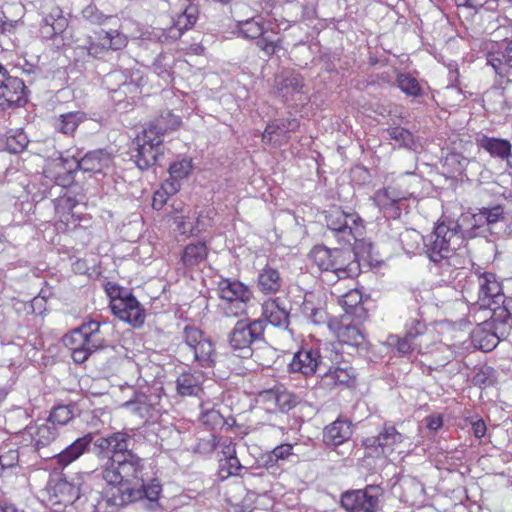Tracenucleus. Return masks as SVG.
<instances>
[{"label":"nucleus","instance_id":"obj_1","mask_svg":"<svg viewBox=\"0 0 512 512\" xmlns=\"http://www.w3.org/2000/svg\"><path fill=\"white\" fill-rule=\"evenodd\" d=\"M453 317L450 318V331L459 330L460 339L453 343V347L461 346V351H455L459 356H463L469 352L471 348L479 349L484 352L492 351L499 344L501 337L496 332L495 322L488 321L491 319L485 315L482 322L478 324L472 331L470 325L472 321L467 318L471 307L462 300H455L452 304Z\"/></svg>","mask_w":512,"mask_h":512},{"label":"nucleus","instance_id":"obj_2","mask_svg":"<svg viewBox=\"0 0 512 512\" xmlns=\"http://www.w3.org/2000/svg\"><path fill=\"white\" fill-rule=\"evenodd\" d=\"M143 470L144 461L136 453H128L118 460L107 459L101 466L102 479L110 486L105 491L106 502L119 488L134 487L142 482Z\"/></svg>","mask_w":512,"mask_h":512},{"label":"nucleus","instance_id":"obj_3","mask_svg":"<svg viewBox=\"0 0 512 512\" xmlns=\"http://www.w3.org/2000/svg\"><path fill=\"white\" fill-rule=\"evenodd\" d=\"M64 345L71 351V357L77 364H82L89 357L107 346L101 323L85 320L63 337Z\"/></svg>","mask_w":512,"mask_h":512},{"label":"nucleus","instance_id":"obj_4","mask_svg":"<svg viewBox=\"0 0 512 512\" xmlns=\"http://www.w3.org/2000/svg\"><path fill=\"white\" fill-rule=\"evenodd\" d=\"M181 347L186 360L196 362L199 366L210 368L215 365L216 351L213 342L203 331L194 326H185L182 333Z\"/></svg>","mask_w":512,"mask_h":512},{"label":"nucleus","instance_id":"obj_5","mask_svg":"<svg viewBox=\"0 0 512 512\" xmlns=\"http://www.w3.org/2000/svg\"><path fill=\"white\" fill-rule=\"evenodd\" d=\"M219 297L225 301L224 313L228 317H238L247 312V305L253 293L248 286L238 280L221 279L218 283Z\"/></svg>","mask_w":512,"mask_h":512},{"label":"nucleus","instance_id":"obj_6","mask_svg":"<svg viewBox=\"0 0 512 512\" xmlns=\"http://www.w3.org/2000/svg\"><path fill=\"white\" fill-rule=\"evenodd\" d=\"M265 320L244 318L238 320L229 334V344L241 357L251 354L250 346L264 338Z\"/></svg>","mask_w":512,"mask_h":512},{"label":"nucleus","instance_id":"obj_7","mask_svg":"<svg viewBox=\"0 0 512 512\" xmlns=\"http://www.w3.org/2000/svg\"><path fill=\"white\" fill-rule=\"evenodd\" d=\"M478 299L472 309L487 312V316L493 318L498 310L504 312L502 305L505 302V295L500 282L493 273H483L478 276Z\"/></svg>","mask_w":512,"mask_h":512},{"label":"nucleus","instance_id":"obj_8","mask_svg":"<svg viewBox=\"0 0 512 512\" xmlns=\"http://www.w3.org/2000/svg\"><path fill=\"white\" fill-rule=\"evenodd\" d=\"M326 225L340 243H351L352 237L364 234L362 219L356 214H347L339 208L329 210L325 215Z\"/></svg>","mask_w":512,"mask_h":512},{"label":"nucleus","instance_id":"obj_9","mask_svg":"<svg viewBox=\"0 0 512 512\" xmlns=\"http://www.w3.org/2000/svg\"><path fill=\"white\" fill-rule=\"evenodd\" d=\"M383 490L378 485H367L364 489L349 490L341 495L340 504L346 512H377Z\"/></svg>","mask_w":512,"mask_h":512},{"label":"nucleus","instance_id":"obj_10","mask_svg":"<svg viewBox=\"0 0 512 512\" xmlns=\"http://www.w3.org/2000/svg\"><path fill=\"white\" fill-rule=\"evenodd\" d=\"M163 140L142 131L133 142L131 155L140 170H147L155 165L164 155Z\"/></svg>","mask_w":512,"mask_h":512},{"label":"nucleus","instance_id":"obj_11","mask_svg":"<svg viewBox=\"0 0 512 512\" xmlns=\"http://www.w3.org/2000/svg\"><path fill=\"white\" fill-rule=\"evenodd\" d=\"M161 492L159 483L152 482L149 485L144 484V480L134 487L119 488L117 493L108 496V505L123 507L132 502L147 499L152 504L157 503Z\"/></svg>","mask_w":512,"mask_h":512},{"label":"nucleus","instance_id":"obj_12","mask_svg":"<svg viewBox=\"0 0 512 512\" xmlns=\"http://www.w3.org/2000/svg\"><path fill=\"white\" fill-rule=\"evenodd\" d=\"M27 102V88L18 77H13L0 63V108L23 106Z\"/></svg>","mask_w":512,"mask_h":512},{"label":"nucleus","instance_id":"obj_13","mask_svg":"<svg viewBox=\"0 0 512 512\" xmlns=\"http://www.w3.org/2000/svg\"><path fill=\"white\" fill-rule=\"evenodd\" d=\"M504 209L501 205H496L492 208H483L477 216L467 213H461L457 218L456 224L453 228L450 227V232L460 234L461 237L472 236V230L475 228L477 222L484 219L488 225L495 224L503 219Z\"/></svg>","mask_w":512,"mask_h":512},{"label":"nucleus","instance_id":"obj_14","mask_svg":"<svg viewBox=\"0 0 512 512\" xmlns=\"http://www.w3.org/2000/svg\"><path fill=\"white\" fill-rule=\"evenodd\" d=\"M278 95L284 102L302 104L306 100L303 77L293 71H285L275 79Z\"/></svg>","mask_w":512,"mask_h":512},{"label":"nucleus","instance_id":"obj_15","mask_svg":"<svg viewBox=\"0 0 512 512\" xmlns=\"http://www.w3.org/2000/svg\"><path fill=\"white\" fill-rule=\"evenodd\" d=\"M111 310L120 320L135 327H139L144 323V310L131 293L113 299L111 301Z\"/></svg>","mask_w":512,"mask_h":512},{"label":"nucleus","instance_id":"obj_16","mask_svg":"<svg viewBox=\"0 0 512 512\" xmlns=\"http://www.w3.org/2000/svg\"><path fill=\"white\" fill-rule=\"evenodd\" d=\"M112 165V157L105 150H94L87 152L80 159H73L70 165L67 167L69 172L80 169L84 172H90L94 174H105Z\"/></svg>","mask_w":512,"mask_h":512},{"label":"nucleus","instance_id":"obj_17","mask_svg":"<svg viewBox=\"0 0 512 512\" xmlns=\"http://www.w3.org/2000/svg\"><path fill=\"white\" fill-rule=\"evenodd\" d=\"M407 199V193L394 186H388L375 192L373 201L389 218H398L401 214L399 203Z\"/></svg>","mask_w":512,"mask_h":512},{"label":"nucleus","instance_id":"obj_18","mask_svg":"<svg viewBox=\"0 0 512 512\" xmlns=\"http://www.w3.org/2000/svg\"><path fill=\"white\" fill-rule=\"evenodd\" d=\"M128 39L118 30L100 31L97 41L90 42L86 47L87 53L93 57H102L108 50H120L126 47Z\"/></svg>","mask_w":512,"mask_h":512},{"label":"nucleus","instance_id":"obj_19","mask_svg":"<svg viewBox=\"0 0 512 512\" xmlns=\"http://www.w3.org/2000/svg\"><path fill=\"white\" fill-rule=\"evenodd\" d=\"M321 366L328 367V364L324 362V357L317 349H301L294 354L289 363L291 372L301 373L304 376L315 374Z\"/></svg>","mask_w":512,"mask_h":512},{"label":"nucleus","instance_id":"obj_20","mask_svg":"<svg viewBox=\"0 0 512 512\" xmlns=\"http://www.w3.org/2000/svg\"><path fill=\"white\" fill-rule=\"evenodd\" d=\"M448 226L441 222L435 230L425 239L426 252L434 263H448V241L446 234Z\"/></svg>","mask_w":512,"mask_h":512},{"label":"nucleus","instance_id":"obj_21","mask_svg":"<svg viewBox=\"0 0 512 512\" xmlns=\"http://www.w3.org/2000/svg\"><path fill=\"white\" fill-rule=\"evenodd\" d=\"M262 317L266 325L269 322L275 327L286 329L289 326L290 307L279 297L270 298L262 304Z\"/></svg>","mask_w":512,"mask_h":512},{"label":"nucleus","instance_id":"obj_22","mask_svg":"<svg viewBox=\"0 0 512 512\" xmlns=\"http://www.w3.org/2000/svg\"><path fill=\"white\" fill-rule=\"evenodd\" d=\"M340 343L350 346H360L364 341V334L359 327L351 323L350 316H343L340 320H333L329 324Z\"/></svg>","mask_w":512,"mask_h":512},{"label":"nucleus","instance_id":"obj_23","mask_svg":"<svg viewBox=\"0 0 512 512\" xmlns=\"http://www.w3.org/2000/svg\"><path fill=\"white\" fill-rule=\"evenodd\" d=\"M333 260V268L330 272L338 280L350 278L360 273V265L356 260V255L349 249L337 248Z\"/></svg>","mask_w":512,"mask_h":512},{"label":"nucleus","instance_id":"obj_24","mask_svg":"<svg viewBox=\"0 0 512 512\" xmlns=\"http://www.w3.org/2000/svg\"><path fill=\"white\" fill-rule=\"evenodd\" d=\"M92 442V433H88L82 437L77 438L73 443H71L68 447H66L55 456L57 464L63 467L71 464L80 456H82L86 451H88Z\"/></svg>","mask_w":512,"mask_h":512},{"label":"nucleus","instance_id":"obj_25","mask_svg":"<svg viewBox=\"0 0 512 512\" xmlns=\"http://www.w3.org/2000/svg\"><path fill=\"white\" fill-rule=\"evenodd\" d=\"M354 378V369L348 363H343L342 366H329L321 377V384L331 389L339 385H349Z\"/></svg>","mask_w":512,"mask_h":512},{"label":"nucleus","instance_id":"obj_26","mask_svg":"<svg viewBox=\"0 0 512 512\" xmlns=\"http://www.w3.org/2000/svg\"><path fill=\"white\" fill-rule=\"evenodd\" d=\"M50 496L55 498V504H73L80 497L79 486L65 479H58L49 488Z\"/></svg>","mask_w":512,"mask_h":512},{"label":"nucleus","instance_id":"obj_27","mask_svg":"<svg viewBox=\"0 0 512 512\" xmlns=\"http://www.w3.org/2000/svg\"><path fill=\"white\" fill-rule=\"evenodd\" d=\"M352 425L347 420L337 419L324 429L323 441L328 446H339L350 439Z\"/></svg>","mask_w":512,"mask_h":512},{"label":"nucleus","instance_id":"obj_28","mask_svg":"<svg viewBox=\"0 0 512 512\" xmlns=\"http://www.w3.org/2000/svg\"><path fill=\"white\" fill-rule=\"evenodd\" d=\"M180 119L170 111L162 112L156 117L147 128L144 129L148 135L162 139V136L170 131L176 130L180 126Z\"/></svg>","mask_w":512,"mask_h":512},{"label":"nucleus","instance_id":"obj_29","mask_svg":"<svg viewBox=\"0 0 512 512\" xmlns=\"http://www.w3.org/2000/svg\"><path fill=\"white\" fill-rule=\"evenodd\" d=\"M282 285L283 279L277 269L266 265L259 271L257 277V287L263 294H276L278 291H280Z\"/></svg>","mask_w":512,"mask_h":512},{"label":"nucleus","instance_id":"obj_30","mask_svg":"<svg viewBox=\"0 0 512 512\" xmlns=\"http://www.w3.org/2000/svg\"><path fill=\"white\" fill-rule=\"evenodd\" d=\"M487 64L491 65L499 76H509L512 73V41L506 43L504 50L490 52Z\"/></svg>","mask_w":512,"mask_h":512},{"label":"nucleus","instance_id":"obj_31","mask_svg":"<svg viewBox=\"0 0 512 512\" xmlns=\"http://www.w3.org/2000/svg\"><path fill=\"white\" fill-rule=\"evenodd\" d=\"M198 8L195 5H188L185 10L180 13L173 22V26L169 29V36L178 39L189 30L197 21Z\"/></svg>","mask_w":512,"mask_h":512},{"label":"nucleus","instance_id":"obj_32","mask_svg":"<svg viewBox=\"0 0 512 512\" xmlns=\"http://www.w3.org/2000/svg\"><path fill=\"white\" fill-rule=\"evenodd\" d=\"M86 119V114L82 111L68 112L57 117L53 126L56 131L62 134L73 135L80 123Z\"/></svg>","mask_w":512,"mask_h":512},{"label":"nucleus","instance_id":"obj_33","mask_svg":"<svg viewBox=\"0 0 512 512\" xmlns=\"http://www.w3.org/2000/svg\"><path fill=\"white\" fill-rule=\"evenodd\" d=\"M479 145L492 157L507 159L511 154V143L506 139L483 136Z\"/></svg>","mask_w":512,"mask_h":512},{"label":"nucleus","instance_id":"obj_34","mask_svg":"<svg viewBox=\"0 0 512 512\" xmlns=\"http://www.w3.org/2000/svg\"><path fill=\"white\" fill-rule=\"evenodd\" d=\"M208 255L205 243L197 242L188 244L182 254L181 261L185 267L193 268L204 262Z\"/></svg>","mask_w":512,"mask_h":512},{"label":"nucleus","instance_id":"obj_35","mask_svg":"<svg viewBox=\"0 0 512 512\" xmlns=\"http://www.w3.org/2000/svg\"><path fill=\"white\" fill-rule=\"evenodd\" d=\"M132 436L125 432L111 434V455L107 459H121L127 457L128 453H134L131 446Z\"/></svg>","mask_w":512,"mask_h":512},{"label":"nucleus","instance_id":"obj_36","mask_svg":"<svg viewBox=\"0 0 512 512\" xmlns=\"http://www.w3.org/2000/svg\"><path fill=\"white\" fill-rule=\"evenodd\" d=\"M68 25L67 19L62 15H48L40 25V34L42 38L50 40L56 35L64 32Z\"/></svg>","mask_w":512,"mask_h":512},{"label":"nucleus","instance_id":"obj_37","mask_svg":"<svg viewBox=\"0 0 512 512\" xmlns=\"http://www.w3.org/2000/svg\"><path fill=\"white\" fill-rule=\"evenodd\" d=\"M337 248L330 249L326 246L317 245L309 254L312 262L323 272H330L333 268L334 256Z\"/></svg>","mask_w":512,"mask_h":512},{"label":"nucleus","instance_id":"obj_38","mask_svg":"<svg viewBox=\"0 0 512 512\" xmlns=\"http://www.w3.org/2000/svg\"><path fill=\"white\" fill-rule=\"evenodd\" d=\"M237 28L240 34L248 39H257L268 32L260 18L255 16L237 20Z\"/></svg>","mask_w":512,"mask_h":512},{"label":"nucleus","instance_id":"obj_39","mask_svg":"<svg viewBox=\"0 0 512 512\" xmlns=\"http://www.w3.org/2000/svg\"><path fill=\"white\" fill-rule=\"evenodd\" d=\"M37 449L51 444L59 435L58 428L46 420L45 423L38 425L34 432H31Z\"/></svg>","mask_w":512,"mask_h":512},{"label":"nucleus","instance_id":"obj_40","mask_svg":"<svg viewBox=\"0 0 512 512\" xmlns=\"http://www.w3.org/2000/svg\"><path fill=\"white\" fill-rule=\"evenodd\" d=\"M265 397L274 402L281 412H288L299 403V397L287 390L268 391Z\"/></svg>","mask_w":512,"mask_h":512},{"label":"nucleus","instance_id":"obj_41","mask_svg":"<svg viewBox=\"0 0 512 512\" xmlns=\"http://www.w3.org/2000/svg\"><path fill=\"white\" fill-rule=\"evenodd\" d=\"M176 390L181 396L197 395L200 391L198 377L190 372L181 373L176 379Z\"/></svg>","mask_w":512,"mask_h":512},{"label":"nucleus","instance_id":"obj_42","mask_svg":"<svg viewBox=\"0 0 512 512\" xmlns=\"http://www.w3.org/2000/svg\"><path fill=\"white\" fill-rule=\"evenodd\" d=\"M75 416V408L73 405H58L55 406L47 420L58 428L69 423Z\"/></svg>","mask_w":512,"mask_h":512},{"label":"nucleus","instance_id":"obj_43","mask_svg":"<svg viewBox=\"0 0 512 512\" xmlns=\"http://www.w3.org/2000/svg\"><path fill=\"white\" fill-rule=\"evenodd\" d=\"M181 185H177L175 182H165L161 188L154 193L152 207L156 210H160L166 204L169 196L176 194L180 190Z\"/></svg>","mask_w":512,"mask_h":512},{"label":"nucleus","instance_id":"obj_44","mask_svg":"<svg viewBox=\"0 0 512 512\" xmlns=\"http://www.w3.org/2000/svg\"><path fill=\"white\" fill-rule=\"evenodd\" d=\"M29 139L22 129L10 130L7 134L6 146L11 153H20L27 147Z\"/></svg>","mask_w":512,"mask_h":512},{"label":"nucleus","instance_id":"obj_45","mask_svg":"<svg viewBox=\"0 0 512 512\" xmlns=\"http://www.w3.org/2000/svg\"><path fill=\"white\" fill-rule=\"evenodd\" d=\"M192 170V162L187 159L174 162L169 167V178L165 182H175L180 185V181L186 178Z\"/></svg>","mask_w":512,"mask_h":512},{"label":"nucleus","instance_id":"obj_46","mask_svg":"<svg viewBox=\"0 0 512 512\" xmlns=\"http://www.w3.org/2000/svg\"><path fill=\"white\" fill-rule=\"evenodd\" d=\"M397 85L408 96L418 97L422 94L418 80L409 74L398 75Z\"/></svg>","mask_w":512,"mask_h":512},{"label":"nucleus","instance_id":"obj_47","mask_svg":"<svg viewBox=\"0 0 512 512\" xmlns=\"http://www.w3.org/2000/svg\"><path fill=\"white\" fill-rule=\"evenodd\" d=\"M375 441L380 447L390 448L402 441V435L396 430L394 426H385Z\"/></svg>","mask_w":512,"mask_h":512},{"label":"nucleus","instance_id":"obj_48","mask_svg":"<svg viewBox=\"0 0 512 512\" xmlns=\"http://www.w3.org/2000/svg\"><path fill=\"white\" fill-rule=\"evenodd\" d=\"M462 429H468L475 438L482 439L487 432V426L483 419L477 416L467 417L463 420V424H458Z\"/></svg>","mask_w":512,"mask_h":512},{"label":"nucleus","instance_id":"obj_49","mask_svg":"<svg viewBox=\"0 0 512 512\" xmlns=\"http://www.w3.org/2000/svg\"><path fill=\"white\" fill-rule=\"evenodd\" d=\"M389 137L400 147L411 148L413 145V136L407 129L402 127H392L387 130Z\"/></svg>","mask_w":512,"mask_h":512},{"label":"nucleus","instance_id":"obj_50","mask_svg":"<svg viewBox=\"0 0 512 512\" xmlns=\"http://www.w3.org/2000/svg\"><path fill=\"white\" fill-rule=\"evenodd\" d=\"M200 420L204 425L212 429L222 427L225 423L224 417L218 410L214 408L203 410L200 416Z\"/></svg>","mask_w":512,"mask_h":512},{"label":"nucleus","instance_id":"obj_51","mask_svg":"<svg viewBox=\"0 0 512 512\" xmlns=\"http://www.w3.org/2000/svg\"><path fill=\"white\" fill-rule=\"evenodd\" d=\"M290 455H292V445L281 444V445L275 447L271 451V453L268 455L266 465H268V466L276 465L279 460H285Z\"/></svg>","mask_w":512,"mask_h":512},{"label":"nucleus","instance_id":"obj_52","mask_svg":"<svg viewBox=\"0 0 512 512\" xmlns=\"http://www.w3.org/2000/svg\"><path fill=\"white\" fill-rule=\"evenodd\" d=\"M125 405L141 417L150 415L152 404L148 403L147 396L140 395L135 401H128Z\"/></svg>","mask_w":512,"mask_h":512},{"label":"nucleus","instance_id":"obj_53","mask_svg":"<svg viewBox=\"0 0 512 512\" xmlns=\"http://www.w3.org/2000/svg\"><path fill=\"white\" fill-rule=\"evenodd\" d=\"M422 236L414 229H407L400 234V240L406 251H412L419 245Z\"/></svg>","mask_w":512,"mask_h":512},{"label":"nucleus","instance_id":"obj_54","mask_svg":"<svg viewBox=\"0 0 512 512\" xmlns=\"http://www.w3.org/2000/svg\"><path fill=\"white\" fill-rule=\"evenodd\" d=\"M494 381V370L488 366L480 368L474 376V383L480 387L491 386Z\"/></svg>","mask_w":512,"mask_h":512},{"label":"nucleus","instance_id":"obj_55","mask_svg":"<svg viewBox=\"0 0 512 512\" xmlns=\"http://www.w3.org/2000/svg\"><path fill=\"white\" fill-rule=\"evenodd\" d=\"M352 240H354V246L352 253L356 255L357 257H364L365 255L370 256L371 251L373 249L372 242L362 238L361 237H352Z\"/></svg>","mask_w":512,"mask_h":512},{"label":"nucleus","instance_id":"obj_56","mask_svg":"<svg viewBox=\"0 0 512 512\" xmlns=\"http://www.w3.org/2000/svg\"><path fill=\"white\" fill-rule=\"evenodd\" d=\"M257 39V46L268 56L273 55L279 47V41L272 39L267 33Z\"/></svg>","mask_w":512,"mask_h":512},{"label":"nucleus","instance_id":"obj_57","mask_svg":"<svg viewBox=\"0 0 512 512\" xmlns=\"http://www.w3.org/2000/svg\"><path fill=\"white\" fill-rule=\"evenodd\" d=\"M218 444L219 442L217 441L216 436L214 434H209L207 437L199 439L196 445V450L203 454H209L216 449Z\"/></svg>","mask_w":512,"mask_h":512},{"label":"nucleus","instance_id":"obj_58","mask_svg":"<svg viewBox=\"0 0 512 512\" xmlns=\"http://www.w3.org/2000/svg\"><path fill=\"white\" fill-rule=\"evenodd\" d=\"M469 164L467 157L460 153L450 151V168L453 169V173L461 175Z\"/></svg>","mask_w":512,"mask_h":512},{"label":"nucleus","instance_id":"obj_59","mask_svg":"<svg viewBox=\"0 0 512 512\" xmlns=\"http://www.w3.org/2000/svg\"><path fill=\"white\" fill-rule=\"evenodd\" d=\"M220 463L221 471L223 472L227 470V475H236L242 468V465L236 454L225 459H220Z\"/></svg>","mask_w":512,"mask_h":512},{"label":"nucleus","instance_id":"obj_60","mask_svg":"<svg viewBox=\"0 0 512 512\" xmlns=\"http://www.w3.org/2000/svg\"><path fill=\"white\" fill-rule=\"evenodd\" d=\"M324 357V362L326 363V359L331 362V366H342V354L339 353L338 349L334 344L328 345L324 348V354H321Z\"/></svg>","mask_w":512,"mask_h":512},{"label":"nucleus","instance_id":"obj_61","mask_svg":"<svg viewBox=\"0 0 512 512\" xmlns=\"http://www.w3.org/2000/svg\"><path fill=\"white\" fill-rule=\"evenodd\" d=\"M396 347L399 353L407 354L410 350L420 349L421 343L408 339V336L405 334L402 339L397 340Z\"/></svg>","mask_w":512,"mask_h":512},{"label":"nucleus","instance_id":"obj_62","mask_svg":"<svg viewBox=\"0 0 512 512\" xmlns=\"http://www.w3.org/2000/svg\"><path fill=\"white\" fill-rule=\"evenodd\" d=\"M426 330V326L424 323L414 320L410 327H408L406 331V335L408 339H412L413 341H417V338L422 336Z\"/></svg>","mask_w":512,"mask_h":512},{"label":"nucleus","instance_id":"obj_63","mask_svg":"<svg viewBox=\"0 0 512 512\" xmlns=\"http://www.w3.org/2000/svg\"><path fill=\"white\" fill-rule=\"evenodd\" d=\"M97 455L108 454L111 450V434L106 437H99L94 442Z\"/></svg>","mask_w":512,"mask_h":512},{"label":"nucleus","instance_id":"obj_64","mask_svg":"<svg viewBox=\"0 0 512 512\" xmlns=\"http://www.w3.org/2000/svg\"><path fill=\"white\" fill-rule=\"evenodd\" d=\"M281 129L282 127L280 126V122L279 120H275L271 123H269L267 126H266V129L262 135V138L264 141H272L273 139V135H282V132H281Z\"/></svg>","mask_w":512,"mask_h":512}]
</instances>
